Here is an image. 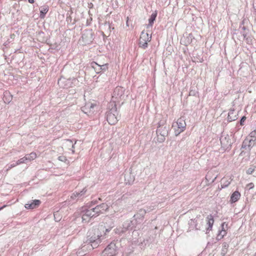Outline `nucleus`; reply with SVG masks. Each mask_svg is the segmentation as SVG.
I'll return each mask as SVG.
<instances>
[{
  "mask_svg": "<svg viewBox=\"0 0 256 256\" xmlns=\"http://www.w3.org/2000/svg\"><path fill=\"white\" fill-rule=\"evenodd\" d=\"M228 248V243L224 242L222 244V252H221L222 256H224L227 253Z\"/></svg>",
  "mask_w": 256,
  "mask_h": 256,
  "instance_id": "cd10ccee",
  "label": "nucleus"
},
{
  "mask_svg": "<svg viewBox=\"0 0 256 256\" xmlns=\"http://www.w3.org/2000/svg\"><path fill=\"white\" fill-rule=\"evenodd\" d=\"M231 180L230 178H224L221 180V187L222 188H225L229 186L230 184Z\"/></svg>",
  "mask_w": 256,
  "mask_h": 256,
  "instance_id": "5701e85b",
  "label": "nucleus"
},
{
  "mask_svg": "<svg viewBox=\"0 0 256 256\" xmlns=\"http://www.w3.org/2000/svg\"><path fill=\"white\" fill-rule=\"evenodd\" d=\"M27 160H26V157L24 156V158L18 160L17 162H16V163L18 164H23V163H26L27 162Z\"/></svg>",
  "mask_w": 256,
  "mask_h": 256,
  "instance_id": "7c9ffc66",
  "label": "nucleus"
},
{
  "mask_svg": "<svg viewBox=\"0 0 256 256\" xmlns=\"http://www.w3.org/2000/svg\"><path fill=\"white\" fill-rule=\"evenodd\" d=\"M82 208L81 214L83 222H88L89 220L88 219L97 216L94 208L88 210L86 207H82Z\"/></svg>",
  "mask_w": 256,
  "mask_h": 256,
  "instance_id": "7ed1b4c3",
  "label": "nucleus"
},
{
  "mask_svg": "<svg viewBox=\"0 0 256 256\" xmlns=\"http://www.w3.org/2000/svg\"><path fill=\"white\" fill-rule=\"evenodd\" d=\"M96 104L92 103H88L86 105L82 107V111L85 114H90L93 112L94 107Z\"/></svg>",
  "mask_w": 256,
  "mask_h": 256,
  "instance_id": "4468645a",
  "label": "nucleus"
},
{
  "mask_svg": "<svg viewBox=\"0 0 256 256\" xmlns=\"http://www.w3.org/2000/svg\"><path fill=\"white\" fill-rule=\"evenodd\" d=\"M95 213H96L97 216L101 214H103L104 212L107 211L108 209V206L107 204L103 203L100 204L96 206L94 208Z\"/></svg>",
  "mask_w": 256,
  "mask_h": 256,
  "instance_id": "f8f14e48",
  "label": "nucleus"
},
{
  "mask_svg": "<svg viewBox=\"0 0 256 256\" xmlns=\"http://www.w3.org/2000/svg\"><path fill=\"white\" fill-rule=\"evenodd\" d=\"M58 159L60 161L64 162H65L67 161V159H66V157L64 156H58Z\"/></svg>",
  "mask_w": 256,
  "mask_h": 256,
  "instance_id": "473e14b6",
  "label": "nucleus"
},
{
  "mask_svg": "<svg viewBox=\"0 0 256 256\" xmlns=\"http://www.w3.org/2000/svg\"><path fill=\"white\" fill-rule=\"evenodd\" d=\"M104 256H114L116 254V246L114 242H111L102 252Z\"/></svg>",
  "mask_w": 256,
  "mask_h": 256,
  "instance_id": "1a4fd4ad",
  "label": "nucleus"
},
{
  "mask_svg": "<svg viewBox=\"0 0 256 256\" xmlns=\"http://www.w3.org/2000/svg\"><path fill=\"white\" fill-rule=\"evenodd\" d=\"M126 184H128V183L129 184H131V182H126Z\"/></svg>",
  "mask_w": 256,
  "mask_h": 256,
  "instance_id": "79ce46f5",
  "label": "nucleus"
},
{
  "mask_svg": "<svg viewBox=\"0 0 256 256\" xmlns=\"http://www.w3.org/2000/svg\"><path fill=\"white\" fill-rule=\"evenodd\" d=\"M170 126L166 124L165 120H160L158 122V126L156 130L158 140L160 142H164L166 138L168 136Z\"/></svg>",
  "mask_w": 256,
  "mask_h": 256,
  "instance_id": "f257e3e1",
  "label": "nucleus"
},
{
  "mask_svg": "<svg viewBox=\"0 0 256 256\" xmlns=\"http://www.w3.org/2000/svg\"><path fill=\"white\" fill-rule=\"evenodd\" d=\"M49 8L48 6H44L40 8V17L41 18H44L45 14L48 12Z\"/></svg>",
  "mask_w": 256,
  "mask_h": 256,
  "instance_id": "aec40b11",
  "label": "nucleus"
},
{
  "mask_svg": "<svg viewBox=\"0 0 256 256\" xmlns=\"http://www.w3.org/2000/svg\"><path fill=\"white\" fill-rule=\"evenodd\" d=\"M256 142L255 140L247 136L242 142V148L250 150L255 145Z\"/></svg>",
  "mask_w": 256,
  "mask_h": 256,
  "instance_id": "9b49d317",
  "label": "nucleus"
},
{
  "mask_svg": "<svg viewBox=\"0 0 256 256\" xmlns=\"http://www.w3.org/2000/svg\"><path fill=\"white\" fill-rule=\"evenodd\" d=\"M134 220H127L125 221L122 224V228H117L116 230V232L118 234L124 233L127 230H132L134 226Z\"/></svg>",
  "mask_w": 256,
  "mask_h": 256,
  "instance_id": "6e6552de",
  "label": "nucleus"
},
{
  "mask_svg": "<svg viewBox=\"0 0 256 256\" xmlns=\"http://www.w3.org/2000/svg\"><path fill=\"white\" fill-rule=\"evenodd\" d=\"M207 224H208V227L207 228V230H211L212 228V226H213L214 222V218L212 215H208L207 218Z\"/></svg>",
  "mask_w": 256,
  "mask_h": 256,
  "instance_id": "412c9836",
  "label": "nucleus"
},
{
  "mask_svg": "<svg viewBox=\"0 0 256 256\" xmlns=\"http://www.w3.org/2000/svg\"><path fill=\"white\" fill-rule=\"evenodd\" d=\"M110 229H111L110 228L106 229V232L104 233V234H106V232H110Z\"/></svg>",
  "mask_w": 256,
  "mask_h": 256,
  "instance_id": "58836bf2",
  "label": "nucleus"
},
{
  "mask_svg": "<svg viewBox=\"0 0 256 256\" xmlns=\"http://www.w3.org/2000/svg\"><path fill=\"white\" fill-rule=\"evenodd\" d=\"M40 204V201L38 200H35L30 203H28L25 204V208L26 209H34L38 207Z\"/></svg>",
  "mask_w": 256,
  "mask_h": 256,
  "instance_id": "dca6fc26",
  "label": "nucleus"
},
{
  "mask_svg": "<svg viewBox=\"0 0 256 256\" xmlns=\"http://www.w3.org/2000/svg\"><path fill=\"white\" fill-rule=\"evenodd\" d=\"M151 39V35H150L147 32L143 30L141 33L140 38V47L144 49L148 47V42H150Z\"/></svg>",
  "mask_w": 256,
  "mask_h": 256,
  "instance_id": "423d86ee",
  "label": "nucleus"
},
{
  "mask_svg": "<svg viewBox=\"0 0 256 256\" xmlns=\"http://www.w3.org/2000/svg\"><path fill=\"white\" fill-rule=\"evenodd\" d=\"M72 153L74 152V150L73 149L72 150Z\"/></svg>",
  "mask_w": 256,
  "mask_h": 256,
  "instance_id": "37998d69",
  "label": "nucleus"
},
{
  "mask_svg": "<svg viewBox=\"0 0 256 256\" xmlns=\"http://www.w3.org/2000/svg\"><path fill=\"white\" fill-rule=\"evenodd\" d=\"M102 226L99 227V229L102 230L103 228ZM98 229H92L90 230L88 232V240L90 242L92 243V246L94 248V246L96 247V244L100 242V236L98 232Z\"/></svg>",
  "mask_w": 256,
  "mask_h": 256,
  "instance_id": "f03ea898",
  "label": "nucleus"
},
{
  "mask_svg": "<svg viewBox=\"0 0 256 256\" xmlns=\"http://www.w3.org/2000/svg\"><path fill=\"white\" fill-rule=\"evenodd\" d=\"M18 165V164L16 162L13 163L12 164H11L10 166H8V168L6 169V171H8L9 170L12 168L13 167L16 166Z\"/></svg>",
  "mask_w": 256,
  "mask_h": 256,
  "instance_id": "72a5a7b5",
  "label": "nucleus"
},
{
  "mask_svg": "<svg viewBox=\"0 0 256 256\" xmlns=\"http://www.w3.org/2000/svg\"><path fill=\"white\" fill-rule=\"evenodd\" d=\"M118 112L116 105L112 107L107 114V121L109 124L112 125L116 124L118 120Z\"/></svg>",
  "mask_w": 256,
  "mask_h": 256,
  "instance_id": "20e7f679",
  "label": "nucleus"
},
{
  "mask_svg": "<svg viewBox=\"0 0 256 256\" xmlns=\"http://www.w3.org/2000/svg\"><path fill=\"white\" fill-rule=\"evenodd\" d=\"M200 222V223L202 222V220L199 219L198 218H195L194 220H190L189 222V224L190 226V228L196 230H200V226L198 225V222Z\"/></svg>",
  "mask_w": 256,
  "mask_h": 256,
  "instance_id": "2eb2a0df",
  "label": "nucleus"
},
{
  "mask_svg": "<svg viewBox=\"0 0 256 256\" xmlns=\"http://www.w3.org/2000/svg\"><path fill=\"white\" fill-rule=\"evenodd\" d=\"M196 93V92L195 90H191L190 92L189 95L190 96H195Z\"/></svg>",
  "mask_w": 256,
  "mask_h": 256,
  "instance_id": "c9c22d12",
  "label": "nucleus"
},
{
  "mask_svg": "<svg viewBox=\"0 0 256 256\" xmlns=\"http://www.w3.org/2000/svg\"><path fill=\"white\" fill-rule=\"evenodd\" d=\"M107 65H93L92 68L97 74L100 72L102 70L107 68Z\"/></svg>",
  "mask_w": 256,
  "mask_h": 256,
  "instance_id": "f3484780",
  "label": "nucleus"
},
{
  "mask_svg": "<svg viewBox=\"0 0 256 256\" xmlns=\"http://www.w3.org/2000/svg\"><path fill=\"white\" fill-rule=\"evenodd\" d=\"M28 1L30 4H34V0H28Z\"/></svg>",
  "mask_w": 256,
  "mask_h": 256,
  "instance_id": "4c0bfd02",
  "label": "nucleus"
},
{
  "mask_svg": "<svg viewBox=\"0 0 256 256\" xmlns=\"http://www.w3.org/2000/svg\"><path fill=\"white\" fill-rule=\"evenodd\" d=\"M62 80V79H61V78H60V80H58V84H60V82H61Z\"/></svg>",
  "mask_w": 256,
  "mask_h": 256,
  "instance_id": "ea45409f",
  "label": "nucleus"
},
{
  "mask_svg": "<svg viewBox=\"0 0 256 256\" xmlns=\"http://www.w3.org/2000/svg\"><path fill=\"white\" fill-rule=\"evenodd\" d=\"M246 120V117L244 116L241 118V120H240V124L242 126L244 124V122Z\"/></svg>",
  "mask_w": 256,
  "mask_h": 256,
  "instance_id": "f704fd0d",
  "label": "nucleus"
},
{
  "mask_svg": "<svg viewBox=\"0 0 256 256\" xmlns=\"http://www.w3.org/2000/svg\"><path fill=\"white\" fill-rule=\"evenodd\" d=\"M56 215V214H54V216H55Z\"/></svg>",
  "mask_w": 256,
  "mask_h": 256,
  "instance_id": "c03bdc74",
  "label": "nucleus"
},
{
  "mask_svg": "<svg viewBox=\"0 0 256 256\" xmlns=\"http://www.w3.org/2000/svg\"><path fill=\"white\" fill-rule=\"evenodd\" d=\"M248 186L249 188H252L254 186V184L253 183L251 182L248 184Z\"/></svg>",
  "mask_w": 256,
  "mask_h": 256,
  "instance_id": "e433bc0d",
  "label": "nucleus"
},
{
  "mask_svg": "<svg viewBox=\"0 0 256 256\" xmlns=\"http://www.w3.org/2000/svg\"><path fill=\"white\" fill-rule=\"evenodd\" d=\"M26 157L27 162H30L34 160L36 157V154L35 152H31L29 154H26L25 156Z\"/></svg>",
  "mask_w": 256,
  "mask_h": 256,
  "instance_id": "bb28decb",
  "label": "nucleus"
},
{
  "mask_svg": "<svg viewBox=\"0 0 256 256\" xmlns=\"http://www.w3.org/2000/svg\"><path fill=\"white\" fill-rule=\"evenodd\" d=\"M157 16V11L155 10L150 16V18L148 20L149 24L148 25L152 26L154 21L155 20Z\"/></svg>",
  "mask_w": 256,
  "mask_h": 256,
  "instance_id": "a878e982",
  "label": "nucleus"
},
{
  "mask_svg": "<svg viewBox=\"0 0 256 256\" xmlns=\"http://www.w3.org/2000/svg\"><path fill=\"white\" fill-rule=\"evenodd\" d=\"M212 172H208L206 176V179L208 182H213L217 178V176H214L212 178Z\"/></svg>",
  "mask_w": 256,
  "mask_h": 256,
  "instance_id": "393cba45",
  "label": "nucleus"
},
{
  "mask_svg": "<svg viewBox=\"0 0 256 256\" xmlns=\"http://www.w3.org/2000/svg\"><path fill=\"white\" fill-rule=\"evenodd\" d=\"M86 190H85V188H84L80 192H76L73 193L71 196V198L74 200L76 199V198H80L86 193Z\"/></svg>",
  "mask_w": 256,
  "mask_h": 256,
  "instance_id": "b1692460",
  "label": "nucleus"
},
{
  "mask_svg": "<svg viewBox=\"0 0 256 256\" xmlns=\"http://www.w3.org/2000/svg\"><path fill=\"white\" fill-rule=\"evenodd\" d=\"M220 140L222 146L224 149L229 148V147L231 146L232 142L230 136L228 134H222L220 138Z\"/></svg>",
  "mask_w": 256,
  "mask_h": 256,
  "instance_id": "9d476101",
  "label": "nucleus"
},
{
  "mask_svg": "<svg viewBox=\"0 0 256 256\" xmlns=\"http://www.w3.org/2000/svg\"><path fill=\"white\" fill-rule=\"evenodd\" d=\"M186 126L184 118H179L176 123L172 126L173 127L178 128L175 131L176 136H178L180 133L184 132L186 128Z\"/></svg>",
  "mask_w": 256,
  "mask_h": 256,
  "instance_id": "0eeeda50",
  "label": "nucleus"
},
{
  "mask_svg": "<svg viewBox=\"0 0 256 256\" xmlns=\"http://www.w3.org/2000/svg\"><path fill=\"white\" fill-rule=\"evenodd\" d=\"M240 194L238 191H235L232 193L230 196V202L232 203L237 202L240 198Z\"/></svg>",
  "mask_w": 256,
  "mask_h": 256,
  "instance_id": "6ab92c4d",
  "label": "nucleus"
},
{
  "mask_svg": "<svg viewBox=\"0 0 256 256\" xmlns=\"http://www.w3.org/2000/svg\"><path fill=\"white\" fill-rule=\"evenodd\" d=\"M6 206H3L2 207L0 208V210L3 208L5 207Z\"/></svg>",
  "mask_w": 256,
  "mask_h": 256,
  "instance_id": "a19ab883",
  "label": "nucleus"
},
{
  "mask_svg": "<svg viewBox=\"0 0 256 256\" xmlns=\"http://www.w3.org/2000/svg\"><path fill=\"white\" fill-rule=\"evenodd\" d=\"M255 168H256L255 166H252L250 167L246 170V174H252V172L254 171Z\"/></svg>",
  "mask_w": 256,
  "mask_h": 256,
  "instance_id": "2f4dec72",
  "label": "nucleus"
},
{
  "mask_svg": "<svg viewBox=\"0 0 256 256\" xmlns=\"http://www.w3.org/2000/svg\"><path fill=\"white\" fill-rule=\"evenodd\" d=\"M124 91L125 89L121 86H117L114 88L112 96L114 102H119L124 99L126 97L124 94Z\"/></svg>",
  "mask_w": 256,
  "mask_h": 256,
  "instance_id": "39448f33",
  "label": "nucleus"
},
{
  "mask_svg": "<svg viewBox=\"0 0 256 256\" xmlns=\"http://www.w3.org/2000/svg\"><path fill=\"white\" fill-rule=\"evenodd\" d=\"M248 137H250V138H253V140H255L256 141V130H254L252 132Z\"/></svg>",
  "mask_w": 256,
  "mask_h": 256,
  "instance_id": "c756f323",
  "label": "nucleus"
},
{
  "mask_svg": "<svg viewBox=\"0 0 256 256\" xmlns=\"http://www.w3.org/2000/svg\"><path fill=\"white\" fill-rule=\"evenodd\" d=\"M76 142L74 144L71 140H67L65 142V146L67 147L72 146V148H74V146Z\"/></svg>",
  "mask_w": 256,
  "mask_h": 256,
  "instance_id": "c85d7f7f",
  "label": "nucleus"
},
{
  "mask_svg": "<svg viewBox=\"0 0 256 256\" xmlns=\"http://www.w3.org/2000/svg\"><path fill=\"white\" fill-rule=\"evenodd\" d=\"M238 118V114L234 110H230L228 116V120L229 122H232Z\"/></svg>",
  "mask_w": 256,
  "mask_h": 256,
  "instance_id": "a211bd4d",
  "label": "nucleus"
},
{
  "mask_svg": "<svg viewBox=\"0 0 256 256\" xmlns=\"http://www.w3.org/2000/svg\"><path fill=\"white\" fill-rule=\"evenodd\" d=\"M146 212V211L145 210L140 209L138 212L134 215V220L136 222L140 223L142 222Z\"/></svg>",
  "mask_w": 256,
  "mask_h": 256,
  "instance_id": "ddd939ff",
  "label": "nucleus"
},
{
  "mask_svg": "<svg viewBox=\"0 0 256 256\" xmlns=\"http://www.w3.org/2000/svg\"><path fill=\"white\" fill-rule=\"evenodd\" d=\"M224 224H225V222H223L222 224V230L220 231L218 234L217 236H216V239L218 240H220V239H222V238H223V237L226 234V230H224Z\"/></svg>",
  "mask_w": 256,
  "mask_h": 256,
  "instance_id": "4be33fe9",
  "label": "nucleus"
}]
</instances>
